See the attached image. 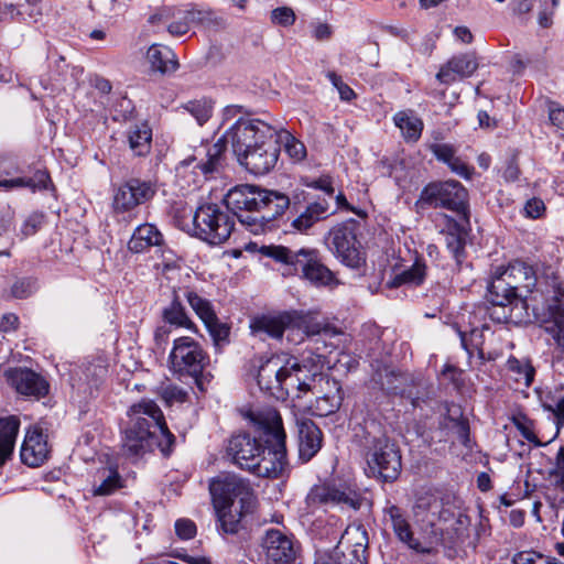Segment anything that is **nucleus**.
<instances>
[{
    "instance_id": "8fccbe9b",
    "label": "nucleus",
    "mask_w": 564,
    "mask_h": 564,
    "mask_svg": "<svg viewBox=\"0 0 564 564\" xmlns=\"http://www.w3.org/2000/svg\"><path fill=\"white\" fill-rule=\"evenodd\" d=\"M271 21L282 26H291L295 22V13L289 7H280L272 10Z\"/></svg>"
},
{
    "instance_id": "a211bd4d",
    "label": "nucleus",
    "mask_w": 564,
    "mask_h": 564,
    "mask_svg": "<svg viewBox=\"0 0 564 564\" xmlns=\"http://www.w3.org/2000/svg\"><path fill=\"white\" fill-rule=\"evenodd\" d=\"M302 200H306L305 192L294 191L293 204L290 208L286 223H289V228L292 231L307 234L315 224L327 218L329 204L325 199L316 200L301 209L300 204Z\"/></svg>"
},
{
    "instance_id": "39448f33",
    "label": "nucleus",
    "mask_w": 564,
    "mask_h": 564,
    "mask_svg": "<svg viewBox=\"0 0 564 564\" xmlns=\"http://www.w3.org/2000/svg\"><path fill=\"white\" fill-rule=\"evenodd\" d=\"M132 417V425L124 432L122 451L129 457H139L148 451H152L156 444V431L160 432L164 442L158 445L161 452L167 456L175 442L174 435L169 431L164 415L155 402L142 400L133 404L129 410Z\"/></svg>"
},
{
    "instance_id": "9b49d317",
    "label": "nucleus",
    "mask_w": 564,
    "mask_h": 564,
    "mask_svg": "<svg viewBox=\"0 0 564 564\" xmlns=\"http://www.w3.org/2000/svg\"><path fill=\"white\" fill-rule=\"evenodd\" d=\"M415 205L445 208L456 213L460 221L469 223L468 193L458 181L429 183L421 191Z\"/></svg>"
},
{
    "instance_id": "49530a36",
    "label": "nucleus",
    "mask_w": 564,
    "mask_h": 564,
    "mask_svg": "<svg viewBox=\"0 0 564 564\" xmlns=\"http://www.w3.org/2000/svg\"><path fill=\"white\" fill-rule=\"evenodd\" d=\"M45 215L43 213H32L23 221L20 228L21 239L35 235L43 226Z\"/></svg>"
},
{
    "instance_id": "6e6552de",
    "label": "nucleus",
    "mask_w": 564,
    "mask_h": 564,
    "mask_svg": "<svg viewBox=\"0 0 564 564\" xmlns=\"http://www.w3.org/2000/svg\"><path fill=\"white\" fill-rule=\"evenodd\" d=\"M260 253L285 264L290 271L302 272L303 276L315 285L330 286L338 284L335 274L321 261L315 249L292 250L284 246H263Z\"/></svg>"
},
{
    "instance_id": "a18cd8bd",
    "label": "nucleus",
    "mask_w": 564,
    "mask_h": 564,
    "mask_svg": "<svg viewBox=\"0 0 564 564\" xmlns=\"http://www.w3.org/2000/svg\"><path fill=\"white\" fill-rule=\"evenodd\" d=\"M512 564H563L553 556L533 550L519 551L512 555Z\"/></svg>"
},
{
    "instance_id": "6e6d98bb",
    "label": "nucleus",
    "mask_w": 564,
    "mask_h": 564,
    "mask_svg": "<svg viewBox=\"0 0 564 564\" xmlns=\"http://www.w3.org/2000/svg\"><path fill=\"white\" fill-rule=\"evenodd\" d=\"M34 291V282L30 279L18 280L11 288V293L17 299H25Z\"/></svg>"
},
{
    "instance_id": "72a5a7b5",
    "label": "nucleus",
    "mask_w": 564,
    "mask_h": 564,
    "mask_svg": "<svg viewBox=\"0 0 564 564\" xmlns=\"http://www.w3.org/2000/svg\"><path fill=\"white\" fill-rule=\"evenodd\" d=\"M19 427L20 420L17 416L0 417V465L12 454Z\"/></svg>"
},
{
    "instance_id": "c9c22d12",
    "label": "nucleus",
    "mask_w": 564,
    "mask_h": 564,
    "mask_svg": "<svg viewBox=\"0 0 564 564\" xmlns=\"http://www.w3.org/2000/svg\"><path fill=\"white\" fill-rule=\"evenodd\" d=\"M393 121L401 130L406 142H416L423 130V121L413 115L412 111H399L394 115Z\"/></svg>"
},
{
    "instance_id": "e2e57ef3",
    "label": "nucleus",
    "mask_w": 564,
    "mask_h": 564,
    "mask_svg": "<svg viewBox=\"0 0 564 564\" xmlns=\"http://www.w3.org/2000/svg\"><path fill=\"white\" fill-rule=\"evenodd\" d=\"M545 210V205L540 198H531L525 203L524 212L530 218H539Z\"/></svg>"
},
{
    "instance_id": "a19ab883",
    "label": "nucleus",
    "mask_w": 564,
    "mask_h": 564,
    "mask_svg": "<svg viewBox=\"0 0 564 564\" xmlns=\"http://www.w3.org/2000/svg\"><path fill=\"white\" fill-rule=\"evenodd\" d=\"M275 135L278 137V140L283 143L285 152L292 160L299 162L305 159L306 148L303 142L297 140L282 127Z\"/></svg>"
},
{
    "instance_id": "423d86ee",
    "label": "nucleus",
    "mask_w": 564,
    "mask_h": 564,
    "mask_svg": "<svg viewBox=\"0 0 564 564\" xmlns=\"http://www.w3.org/2000/svg\"><path fill=\"white\" fill-rule=\"evenodd\" d=\"M250 329L252 335L261 340L267 338L281 339L284 332H288L289 339L297 344L306 337L327 332V325L318 319L315 312L288 311L256 316L250 322Z\"/></svg>"
},
{
    "instance_id": "cd10ccee",
    "label": "nucleus",
    "mask_w": 564,
    "mask_h": 564,
    "mask_svg": "<svg viewBox=\"0 0 564 564\" xmlns=\"http://www.w3.org/2000/svg\"><path fill=\"white\" fill-rule=\"evenodd\" d=\"M183 291H191L188 288H173L171 303L162 310V318L170 326L193 329L194 323L188 317L182 300L186 299Z\"/></svg>"
},
{
    "instance_id": "79ce46f5",
    "label": "nucleus",
    "mask_w": 564,
    "mask_h": 564,
    "mask_svg": "<svg viewBox=\"0 0 564 564\" xmlns=\"http://www.w3.org/2000/svg\"><path fill=\"white\" fill-rule=\"evenodd\" d=\"M182 108L191 113L199 126L209 120L213 113V101L207 98L189 100Z\"/></svg>"
},
{
    "instance_id": "2f4dec72",
    "label": "nucleus",
    "mask_w": 564,
    "mask_h": 564,
    "mask_svg": "<svg viewBox=\"0 0 564 564\" xmlns=\"http://www.w3.org/2000/svg\"><path fill=\"white\" fill-rule=\"evenodd\" d=\"M162 242L163 236L158 228L151 224H143L134 230L128 246L131 251L139 253L152 246L160 247Z\"/></svg>"
},
{
    "instance_id": "0eeeda50",
    "label": "nucleus",
    "mask_w": 564,
    "mask_h": 564,
    "mask_svg": "<svg viewBox=\"0 0 564 564\" xmlns=\"http://www.w3.org/2000/svg\"><path fill=\"white\" fill-rule=\"evenodd\" d=\"M413 512L416 518L424 512L437 517L446 546L463 545L470 538V518L459 508L434 494L424 492L417 496Z\"/></svg>"
},
{
    "instance_id": "aec40b11",
    "label": "nucleus",
    "mask_w": 564,
    "mask_h": 564,
    "mask_svg": "<svg viewBox=\"0 0 564 564\" xmlns=\"http://www.w3.org/2000/svg\"><path fill=\"white\" fill-rule=\"evenodd\" d=\"M183 294L186 296L193 311L206 326L215 348L220 350L229 344L230 327L218 319L212 303L194 291H183Z\"/></svg>"
},
{
    "instance_id": "69168bd1",
    "label": "nucleus",
    "mask_w": 564,
    "mask_h": 564,
    "mask_svg": "<svg viewBox=\"0 0 564 564\" xmlns=\"http://www.w3.org/2000/svg\"><path fill=\"white\" fill-rule=\"evenodd\" d=\"M447 165L452 170V172L456 173L462 177L469 178L471 176V171L469 166L456 155L453 158V160L449 161V163H447Z\"/></svg>"
},
{
    "instance_id": "13d9d810",
    "label": "nucleus",
    "mask_w": 564,
    "mask_h": 564,
    "mask_svg": "<svg viewBox=\"0 0 564 564\" xmlns=\"http://www.w3.org/2000/svg\"><path fill=\"white\" fill-rule=\"evenodd\" d=\"M304 185L314 189L323 191L330 196L334 194L333 180L329 175H323L313 181H304Z\"/></svg>"
},
{
    "instance_id": "4be33fe9",
    "label": "nucleus",
    "mask_w": 564,
    "mask_h": 564,
    "mask_svg": "<svg viewBox=\"0 0 564 564\" xmlns=\"http://www.w3.org/2000/svg\"><path fill=\"white\" fill-rule=\"evenodd\" d=\"M279 147L273 138L260 140L252 148L248 149L243 155L237 160L250 173L254 175H264L270 172L278 162Z\"/></svg>"
},
{
    "instance_id": "c03bdc74",
    "label": "nucleus",
    "mask_w": 564,
    "mask_h": 564,
    "mask_svg": "<svg viewBox=\"0 0 564 564\" xmlns=\"http://www.w3.org/2000/svg\"><path fill=\"white\" fill-rule=\"evenodd\" d=\"M451 228L453 230L443 232L445 236V243H446L447 250L452 253L453 258L459 264L464 258L465 241H464L462 235L458 232L457 223L454 221L451 225Z\"/></svg>"
},
{
    "instance_id": "c85d7f7f",
    "label": "nucleus",
    "mask_w": 564,
    "mask_h": 564,
    "mask_svg": "<svg viewBox=\"0 0 564 564\" xmlns=\"http://www.w3.org/2000/svg\"><path fill=\"white\" fill-rule=\"evenodd\" d=\"M260 203L261 219H272L281 216L286 209H290L293 204V195L288 196L278 191H270L262 188Z\"/></svg>"
},
{
    "instance_id": "09e8293b",
    "label": "nucleus",
    "mask_w": 564,
    "mask_h": 564,
    "mask_svg": "<svg viewBox=\"0 0 564 564\" xmlns=\"http://www.w3.org/2000/svg\"><path fill=\"white\" fill-rule=\"evenodd\" d=\"M543 409L553 415V422L555 425V434L553 437H555L564 425V395L553 403L543 402Z\"/></svg>"
},
{
    "instance_id": "6ab92c4d",
    "label": "nucleus",
    "mask_w": 564,
    "mask_h": 564,
    "mask_svg": "<svg viewBox=\"0 0 564 564\" xmlns=\"http://www.w3.org/2000/svg\"><path fill=\"white\" fill-rule=\"evenodd\" d=\"M155 193V185L151 181L129 178L115 189L112 208L116 213L131 212L152 199Z\"/></svg>"
},
{
    "instance_id": "7ed1b4c3",
    "label": "nucleus",
    "mask_w": 564,
    "mask_h": 564,
    "mask_svg": "<svg viewBox=\"0 0 564 564\" xmlns=\"http://www.w3.org/2000/svg\"><path fill=\"white\" fill-rule=\"evenodd\" d=\"M322 379L316 367L278 355L262 360L257 372L259 388L276 400H301L315 387V381Z\"/></svg>"
},
{
    "instance_id": "f3484780",
    "label": "nucleus",
    "mask_w": 564,
    "mask_h": 564,
    "mask_svg": "<svg viewBox=\"0 0 564 564\" xmlns=\"http://www.w3.org/2000/svg\"><path fill=\"white\" fill-rule=\"evenodd\" d=\"M260 547L265 564H300V544L293 535L279 529L265 530L261 536Z\"/></svg>"
},
{
    "instance_id": "9d476101",
    "label": "nucleus",
    "mask_w": 564,
    "mask_h": 564,
    "mask_svg": "<svg viewBox=\"0 0 564 564\" xmlns=\"http://www.w3.org/2000/svg\"><path fill=\"white\" fill-rule=\"evenodd\" d=\"M365 442V458L369 476L383 481H393L402 468L399 446L386 435H371L367 432Z\"/></svg>"
},
{
    "instance_id": "f03ea898",
    "label": "nucleus",
    "mask_w": 564,
    "mask_h": 564,
    "mask_svg": "<svg viewBox=\"0 0 564 564\" xmlns=\"http://www.w3.org/2000/svg\"><path fill=\"white\" fill-rule=\"evenodd\" d=\"M533 290L544 294L546 307L554 318V338L564 347V285L551 267H544L540 272L522 260L498 267L489 283L487 299L492 305L506 306Z\"/></svg>"
},
{
    "instance_id": "603ef678",
    "label": "nucleus",
    "mask_w": 564,
    "mask_h": 564,
    "mask_svg": "<svg viewBox=\"0 0 564 564\" xmlns=\"http://www.w3.org/2000/svg\"><path fill=\"white\" fill-rule=\"evenodd\" d=\"M175 14L174 21L167 25V31L173 36H182L191 30V25L185 14L178 13V9H175Z\"/></svg>"
},
{
    "instance_id": "2eb2a0df",
    "label": "nucleus",
    "mask_w": 564,
    "mask_h": 564,
    "mask_svg": "<svg viewBox=\"0 0 564 564\" xmlns=\"http://www.w3.org/2000/svg\"><path fill=\"white\" fill-rule=\"evenodd\" d=\"M361 501L362 497L359 490L348 482L314 486L305 499L311 510L326 505L357 510L360 508Z\"/></svg>"
},
{
    "instance_id": "473e14b6",
    "label": "nucleus",
    "mask_w": 564,
    "mask_h": 564,
    "mask_svg": "<svg viewBox=\"0 0 564 564\" xmlns=\"http://www.w3.org/2000/svg\"><path fill=\"white\" fill-rule=\"evenodd\" d=\"M147 59L150 63L151 69L161 74L175 72L178 67L174 52L166 46H150L147 52Z\"/></svg>"
},
{
    "instance_id": "0e129e2a",
    "label": "nucleus",
    "mask_w": 564,
    "mask_h": 564,
    "mask_svg": "<svg viewBox=\"0 0 564 564\" xmlns=\"http://www.w3.org/2000/svg\"><path fill=\"white\" fill-rule=\"evenodd\" d=\"M520 170L517 162L516 155L507 161L506 167L502 172V176L508 182H514L519 178Z\"/></svg>"
},
{
    "instance_id": "f257e3e1",
    "label": "nucleus",
    "mask_w": 564,
    "mask_h": 564,
    "mask_svg": "<svg viewBox=\"0 0 564 564\" xmlns=\"http://www.w3.org/2000/svg\"><path fill=\"white\" fill-rule=\"evenodd\" d=\"M253 435L240 432L226 446L231 462L258 477L281 478L288 471L285 431L282 417L274 409L251 412Z\"/></svg>"
},
{
    "instance_id": "052dcab7",
    "label": "nucleus",
    "mask_w": 564,
    "mask_h": 564,
    "mask_svg": "<svg viewBox=\"0 0 564 564\" xmlns=\"http://www.w3.org/2000/svg\"><path fill=\"white\" fill-rule=\"evenodd\" d=\"M349 555V564H367V543L357 542Z\"/></svg>"
},
{
    "instance_id": "20e7f679",
    "label": "nucleus",
    "mask_w": 564,
    "mask_h": 564,
    "mask_svg": "<svg viewBox=\"0 0 564 564\" xmlns=\"http://www.w3.org/2000/svg\"><path fill=\"white\" fill-rule=\"evenodd\" d=\"M281 129L279 121L268 122L262 119L240 116L235 123L205 153L194 169H199L204 175L218 172L225 163V151L230 143L237 159L260 140L274 138Z\"/></svg>"
},
{
    "instance_id": "680f3d73",
    "label": "nucleus",
    "mask_w": 564,
    "mask_h": 564,
    "mask_svg": "<svg viewBox=\"0 0 564 564\" xmlns=\"http://www.w3.org/2000/svg\"><path fill=\"white\" fill-rule=\"evenodd\" d=\"M453 422V429L457 435L458 441L468 446L469 443V424L466 420H451Z\"/></svg>"
},
{
    "instance_id": "ea45409f",
    "label": "nucleus",
    "mask_w": 564,
    "mask_h": 564,
    "mask_svg": "<svg viewBox=\"0 0 564 564\" xmlns=\"http://www.w3.org/2000/svg\"><path fill=\"white\" fill-rule=\"evenodd\" d=\"M50 176L43 171H36L32 177H14L0 180V187L6 189L28 187L33 192L46 188Z\"/></svg>"
},
{
    "instance_id": "c756f323",
    "label": "nucleus",
    "mask_w": 564,
    "mask_h": 564,
    "mask_svg": "<svg viewBox=\"0 0 564 564\" xmlns=\"http://www.w3.org/2000/svg\"><path fill=\"white\" fill-rule=\"evenodd\" d=\"M426 276V264L421 258H416L414 263L402 271H394L390 279L387 281V286L390 289L399 288L402 285L419 286Z\"/></svg>"
},
{
    "instance_id": "58836bf2",
    "label": "nucleus",
    "mask_w": 564,
    "mask_h": 564,
    "mask_svg": "<svg viewBox=\"0 0 564 564\" xmlns=\"http://www.w3.org/2000/svg\"><path fill=\"white\" fill-rule=\"evenodd\" d=\"M98 477L100 482L94 485V496H110L123 487V479L117 469L104 468L99 470Z\"/></svg>"
},
{
    "instance_id": "1a4fd4ad",
    "label": "nucleus",
    "mask_w": 564,
    "mask_h": 564,
    "mask_svg": "<svg viewBox=\"0 0 564 564\" xmlns=\"http://www.w3.org/2000/svg\"><path fill=\"white\" fill-rule=\"evenodd\" d=\"M180 226L192 236L212 246L226 242L235 227V220L217 204L200 205L192 216V223Z\"/></svg>"
},
{
    "instance_id": "37998d69",
    "label": "nucleus",
    "mask_w": 564,
    "mask_h": 564,
    "mask_svg": "<svg viewBox=\"0 0 564 564\" xmlns=\"http://www.w3.org/2000/svg\"><path fill=\"white\" fill-rule=\"evenodd\" d=\"M180 14H185L191 28L193 25H210L216 21L214 12L209 9H202L194 4H188L184 10L178 9Z\"/></svg>"
},
{
    "instance_id": "338daca9",
    "label": "nucleus",
    "mask_w": 564,
    "mask_h": 564,
    "mask_svg": "<svg viewBox=\"0 0 564 564\" xmlns=\"http://www.w3.org/2000/svg\"><path fill=\"white\" fill-rule=\"evenodd\" d=\"M175 17H176V14H175L174 8L164 7V8L160 9L158 12H155L154 14H152L149 18V22L151 24H156L160 22H166L170 19L175 18Z\"/></svg>"
},
{
    "instance_id": "e433bc0d",
    "label": "nucleus",
    "mask_w": 564,
    "mask_h": 564,
    "mask_svg": "<svg viewBox=\"0 0 564 564\" xmlns=\"http://www.w3.org/2000/svg\"><path fill=\"white\" fill-rule=\"evenodd\" d=\"M386 514L389 517L393 531L399 540L410 546L413 542L414 532L406 520L404 512L398 506L391 505L384 509Z\"/></svg>"
},
{
    "instance_id": "f8f14e48",
    "label": "nucleus",
    "mask_w": 564,
    "mask_h": 564,
    "mask_svg": "<svg viewBox=\"0 0 564 564\" xmlns=\"http://www.w3.org/2000/svg\"><path fill=\"white\" fill-rule=\"evenodd\" d=\"M169 361L174 372L192 377L197 387L203 390L204 370L209 366L210 360L198 341L189 336L176 338Z\"/></svg>"
},
{
    "instance_id": "de8ad7c7",
    "label": "nucleus",
    "mask_w": 564,
    "mask_h": 564,
    "mask_svg": "<svg viewBox=\"0 0 564 564\" xmlns=\"http://www.w3.org/2000/svg\"><path fill=\"white\" fill-rule=\"evenodd\" d=\"M560 0H540L538 22L541 28H550L553 23L552 17Z\"/></svg>"
},
{
    "instance_id": "7c9ffc66",
    "label": "nucleus",
    "mask_w": 564,
    "mask_h": 564,
    "mask_svg": "<svg viewBox=\"0 0 564 564\" xmlns=\"http://www.w3.org/2000/svg\"><path fill=\"white\" fill-rule=\"evenodd\" d=\"M219 529L226 534H236L241 528V519L252 510H245L240 505L214 506Z\"/></svg>"
},
{
    "instance_id": "dca6fc26",
    "label": "nucleus",
    "mask_w": 564,
    "mask_h": 564,
    "mask_svg": "<svg viewBox=\"0 0 564 564\" xmlns=\"http://www.w3.org/2000/svg\"><path fill=\"white\" fill-rule=\"evenodd\" d=\"M356 230L357 221L349 219L334 226L326 237V245L332 253L350 268H359L364 262Z\"/></svg>"
},
{
    "instance_id": "3c124183",
    "label": "nucleus",
    "mask_w": 564,
    "mask_h": 564,
    "mask_svg": "<svg viewBox=\"0 0 564 564\" xmlns=\"http://www.w3.org/2000/svg\"><path fill=\"white\" fill-rule=\"evenodd\" d=\"M326 77L337 88L340 99L350 101L356 97L355 91L341 80V77L335 72H328Z\"/></svg>"
},
{
    "instance_id": "393cba45",
    "label": "nucleus",
    "mask_w": 564,
    "mask_h": 564,
    "mask_svg": "<svg viewBox=\"0 0 564 564\" xmlns=\"http://www.w3.org/2000/svg\"><path fill=\"white\" fill-rule=\"evenodd\" d=\"M47 436L40 426L34 425L26 431L21 446V459L30 467L41 466L48 457Z\"/></svg>"
},
{
    "instance_id": "774afa93",
    "label": "nucleus",
    "mask_w": 564,
    "mask_h": 564,
    "mask_svg": "<svg viewBox=\"0 0 564 564\" xmlns=\"http://www.w3.org/2000/svg\"><path fill=\"white\" fill-rule=\"evenodd\" d=\"M171 329L166 325L156 327L154 332V341L158 348L164 349L167 345Z\"/></svg>"
},
{
    "instance_id": "bf43d9fd",
    "label": "nucleus",
    "mask_w": 564,
    "mask_h": 564,
    "mask_svg": "<svg viewBox=\"0 0 564 564\" xmlns=\"http://www.w3.org/2000/svg\"><path fill=\"white\" fill-rule=\"evenodd\" d=\"M558 488L564 491V446H561L555 457V470L552 473Z\"/></svg>"
},
{
    "instance_id": "864d4df0",
    "label": "nucleus",
    "mask_w": 564,
    "mask_h": 564,
    "mask_svg": "<svg viewBox=\"0 0 564 564\" xmlns=\"http://www.w3.org/2000/svg\"><path fill=\"white\" fill-rule=\"evenodd\" d=\"M175 14L174 21L167 25V31L173 36H182L191 30V25L185 14L178 13V9H175Z\"/></svg>"
},
{
    "instance_id": "a878e982",
    "label": "nucleus",
    "mask_w": 564,
    "mask_h": 564,
    "mask_svg": "<svg viewBox=\"0 0 564 564\" xmlns=\"http://www.w3.org/2000/svg\"><path fill=\"white\" fill-rule=\"evenodd\" d=\"M299 458L310 462L322 448L323 434L319 427L307 417L296 419Z\"/></svg>"
},
{
    "instance_id": "5701e85b",
    "label": "nucleus",
    "mask_w": 564,
    "mask_h": 564,
    "mask_svg": "<svg viewBox=\"0 0 564 564\" xmlns=\"http://www.w3.org/2000/svg\"><path fill=\"white\" fill-rule=\"evenodd\" d=\"M322 380L315 381V387L307 393L316 395L313 413L318 416H327L335 413L341 405V387L337 380L330 379L318 370Z\"/></svg>"
},
{
    "instance_id": "4d7b16f0",
    "label": "nucleus",
    "mask_w": 564,
    "mask_h": 564,
    "mask_svg": "<svg viewBox=\"0 0 564 564\" xmlns=\"http://www.w3.org/2000/svg\"><path fill=\"white\" fill-rule=\"evenodd\" d=\"M430 149L438 161L446 164L455 156V149L446 143H434Z\"/></svg>"
},
{
    "instance_id": "4c0bfd02",
    "label": "nucleus",
    "mask_w": 564,
    "mask_h": 564,
    "mask_svg": "<svg viewBox=\"0 0 564 564\" xmlns=\"http://www.w3.org/2000/svg\"><path fill=\"white\" fill-rule=\"evenodd\" d=\"M507 370L512 380L527 388L530 387L534 380L535 369L529 359H518L511 356L507 360Z\"/></svg>"
},
{
    "instance_id": "5fc2aeb1",
    "label": "nucleus",
    "mask_w": 564,
    "mask_h": 564,
    "mask_svg": "<svg viewBox=\"0 0 564 564\" xmlns=\"http://www.w3.org/2000/svg\"><path fill=\"white\" fill-rule=\"evenodd\" d=\"M196 531V524L189 519H178L175 522V532L182 540L193 539Z\"/></svg>"
},
{
    "instance_id": "bb28decb",
    "label": "nucleus",
    "mask_w": 564,
    "mask_h": 564,
    "mask_svg": "<svg viewBox=\"0 0 564 564\" xmlns=\"http://www.w3.org/2000/svg\"><path fill=\"white\" fill-rule=\"evenodd\" d=\"M478 68V63L473 54H460L451 58L437 73L440 82L449 84L458 77H469Z\"/></svg>"
},
{
    "instance_id": "4468645a",
    "label": "nucleus",
    "mask_w": 564,
    "mask_h": 564,
    "mask_svg": "<svg viewBox=\"0 0 564 564\" xmlns=\"http://www.w3.org/2000/svg\"><path fill=\"white\" fill-rule=\"evenodd\" d=\"M261 191L259 186L242 184L229 189L224 197L227 209L251 231L261 227L260 218L254 215L260 214V203H263Z\"/></svg>"
},
{
    "instance_id": "f704fd0d",
    "label": "nucleus",
    "mask_w": 564,
    "mask_h": 564,
    "mask_svg": "<svg viewBox=\"0 0 564 564\" xmlns=\"http://www.w3.org/2000/svg\"><path fill=\"white\" fill-rule=\"evenodd\" d=\"M152 129L147 122L135 124L128 132L129 147L135 155L142 156L150 152Z\"/></svg>"
},
{
    "instance_id": "b1692460",
    "label": "nucleus",
    "mask_w": 564,
    "mask_h": 564,
    "mask_svg": "<svg viewBox=\"0 0 564 564\" xmlns=\"http://www.w3.org/2000/svg\"><path fill=\"white\" fill-rule=\"evenodd\" d=\"M419 517H422L424 524L420 527L417 535H413V542H411L409 547L421 554H433L436 552L438 545H444L441 524L438 521L436 522L437 517H432L427 512Z\"/></svg>"
},
{
    "instance_id": "412c9836",
    "label": "nucleus",
    "mask_w": 564,
    "mask_h": 564,
    "mask_svg": "<svg viewBox=\"0 0 564 564\" xmlns=\"http://www.w3.org/2000/svg\"><path fill=\"white\" fill-rule=\"evenodd\" d=\"M8 384L20 395L40 400L50 392L48 381L40 373L25 367L9 368L4 371Z\"/></svg>"
},
{
    "instance_id": "ddd939ff",
    "label": "nucleus",
    "mask_w": 564,
    "mask_h": 564,
    "mask_svg": "<svg viewBox=\"0 0 564 564\" xmlns=\"http://www.w3.org/2000/svg\"><path fill=\"white\" fill-rule=\"evenodd\" d=\"M213 506L240 505L245 510H253L256 496L249 481L232 475L221 474L209 482Z\"/></svg>"
}]
</instances>
